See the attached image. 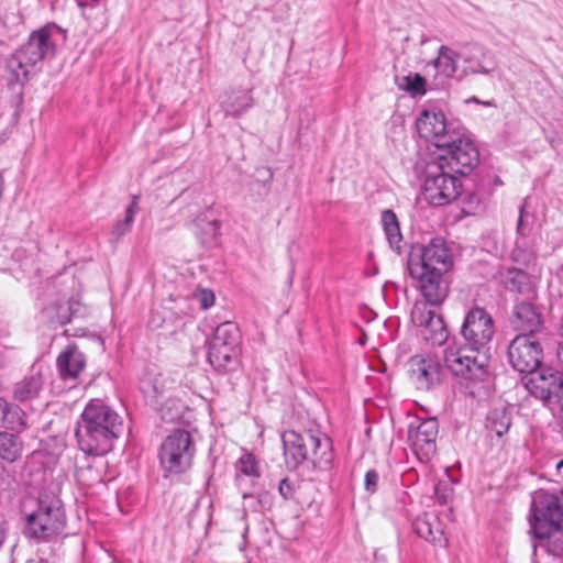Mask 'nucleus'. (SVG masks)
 <instances>
[{
	"mask_svg": "<svg viewBox=\"0 0 563 563\" xmlns=\"http://www.w3.org/2000/svg\"><path fill=\"white\" fill-rule=\"evenodd\" d=\"M409 373L419 389H430L441 383L443 369L437 358L415 355L409 360Z\"/></svg>",
	"mask_w": 563,
	"mask_h": 563,
	"instance_id": "obj_17",
	"label": "nucleus"
},
{
	"mask_svg": "<svg viewBox=\"0 0 563 563\" xmlns=\"http://www.w3.org/2000/svg\"><path fill=\"white\" fill-rule=\"evenodd\" d=\"M380 223L390 249L400 253L402 234L396 213L390 209L384 210L380 216Z\"/></svg>",
	"mask_w": 563,
	"mask_h": 563,
	"instance_id": "obj_25",
	"label": "nucleus"
},
{
	"mask_svg": "<svg viewBox=\"0 0 563 563\" xmlns=\"http://www.w3.org/2000/svg\"><path fill=\"white\" fill-rule=\"evenodd\" d=\"M511 423V409L505 406L492 409L486 418L487 430L495 433L498 438H501L509 431Z\"/></svg>",
	"mask_w": 563,
	"mask_h": 563,
	"instance_id": "obj_26",
	"label": "nucleus"
},
{
	"mask_svg": "<svg viewBox=\"0 0 563 563\" xmlns=\"http://www.w3.org/2000/svg\"><path fill=\"white\" fill-rule=\"evenodd\" d=\"M379 475L375 470H369L365 474L364 487L369 494H374L378 488Z\"/></svg>",
	"mask_w": 563,
	"mask_h": 563,
	"instance_id": "obj_38",
	"label": "nucleus"
},
{
	"mask_svg": "<svg viewBox=\"0 0 563 563\" xmlns=\"http://www.w3.org/2000/svg\"><path fill=\"white\" fill-rule=\"evenodd\" d=\"M56 365L62 379L75 380L85 368L86 357L75 344H69L58 355Z\"/></svg>",
	"mask_w": 563,
	"mask_h": 563,
	"instance_id": "obj_21",
	"label": "nucleus"
},
{
	"mask_svg": "<svg viewBox=\"0 0 563 563\" xmlns=\"http://www.w3.org/2000/svg\"><path fill=\"white\" fill-rule=\"evenodd\" d=\"M285 463L289 470H296L305 462L312 467L328 471L332 467L334 453L331 439L320 430L285 431L282 435Z\"/></svg>",
	"mask_w": 563,
	"mask_h": 563,
	"instance_id": "obj_4",
	"label": "nucleus"
},
{
	"mask_svg": "<svg viewBox=\"0 0 563 563\" xmlns=\"http://www.w3.org/2000/svg\"><path fill=\"white\" fill-rule=\"evenodd\" d=\"M444 366L466 385L483 382L487 376L486 356L481 351L462 345H449L443 353Z\"/></svg>",
	"mask_w": 563,
	"mask_h": 563,
	"instance_id": "obj_8",
	"label": "nucleus"
},
{
	"mask_svg": "<svg viewBox=\"0 0 563 563\" xmlns=\"http://www.w3.org/2000/svg\"><path fill=\"white\" fill-rule=\"evenodd\" d=\"M75 477L77 482L82 485L90 487L96 483L101 482L100 473L95 470L90 464L85 466H77L75 471Z\"/></svg>",
	"mask_w": 563,
	"mask_h": 563,
	"instance_id": "obj_36",
	"label": "nucleus"
},
{
	"mask_svg": "<svg viewBox=\"0 0 563 563\" xmlns=\"http://www.w3.org/2000/svg\"><path fill=\"white\" fill-rule=\"evenodd\" d=\"M45 384L42 366L33 365L30 373L13 386V398L20 402L31 401L40 396Z\"/></svg>",
	"mask_w": 563,
	"mask_h": 563,
	"instance_id": "obj_20",
	"label": "nucleus"
},
{
	"mask_svg": "<svg viewBox=\"0 0 563 563\" xmlns=\"http://www.w3.org/2000/svg\"><path fill=\"white\" fill-rule=\"evenodd\" d=\"M254 104L250 89H231L225 92L221 101V108L227 117L239 118L250 110Z\"/></svg>",
	"mask_w": 563,
	"mask_h": 563,
	"instance_id": "obj_22",
	"label": "nucleus"
},
{
	"mask_svg": "<svg viewBox=\"0 0 563 563\" xmlns=\"http://www.w3.org/2000/svg\"><path fill=\"white\" fill-rule=\"evenodd\" d=\"M456 136L452 137V143L440 148L437 162L443 163L454 174L466 176L478 166L479 151L462 129L456 131Z\"/></svg>",
	"mask_w": 563,
	"mask_h": 563,
	"instance_id": "obj_10",
	"label": "nucleus"
},
{
	"mask_svg": "<svg viewBox=\"0 0 563 563\" xmlns=\"http://www.w3.org/2000/svg\"><path fill=\"white\" fill-rule=\"evenodd\" d=\"M200 303L203 309H208L214 303V295L212 291L203 290L200 295Z\"/></svg>",
	"mask_w": 563,
	"mask_h": 563,
	"instance_id": "obj_41",
	"label": "nucleus"
},
{
	"mask_svg": "<svg viewBox=\"0 0 563 563\" xmlns=\"http://www.w3.org/2000/svg\"><path fill=\"white\" fill-rule=\"evenodd\" d=\"M278 493L285 500L294 498L295 484L287 477L283 478L278 484Z\"/></svg>",
	"mask_w": 563,
	"mask_h": 563,
	"instance_id": "obj_39",
	"label": "nucleus"
},
{
	"mask_svg": "<svg viewBox=\"0 0 563 563\" xmlns=\"http://www.w3.org/2000/svg\"><path fill=\"white\" fill-rule=\"evenodd\" d=\"M123 430L122 418L100 399L90 400L77 421L75 437L88 455H104Z\"/></svg>",
	"mask_w": 563,
	"mask_h": 563,
	"instance_id": "obj_2",
	"label": "nucleus"
},
{
	"mask_svg": "<svg viewBox=\"0 0 563 563\" xmlns=\"http://www.w3.org/2000/svg\"><path fill=\"white\" fill-rule=\"evenodd\" d=\"M67 40L66 31L55 23L33 31L7 60V69L12 78L20 84L29 80L35 74L44 59L53 58L59 46Z\"/></svg>",
	"mask_w": 563,
	"mask_h": 563,
	"instance_id": "obj_3",
	"label": "nucleus"
},
{
	"mask_svg": "<svg viewBox=\"0 0 563 563\" xmlns=\"http://www.w3.org/2000/svg\"><path fill=\"white\" fill-rule=\"evenodd\" d=\"M522 213H523V206H521V208H520V216H519L518 223H517V231L521 235H526V225L523 223V214Z\"/></svg>",
	"mask_w": 563,
	"mask_h": 563,
	"instance_id": "obj_43",
	"label": "nucleus"
},
{
	"mask_svg": "<svg viewBox=\"0 0 563 563\" xmlns=\"http://www.w3.org/2000/svg\"><path fill=\"white\" fill-rule=\"evenodd\" d=\"M239 355L240 349L210 341L208 360L216 369L225 371L230 368L231 365L238 362Z\"/></svg>",
	"mask_w": 563,
	"mask_h": 563,
	"instance_id": "obj_24",
	"label": "nucleus"
},
{
	"mask_svg": "<svg viewBox=\"0 0 563 563\" xmlns=\"http://www.w3.org/2000/svg\"><path fill=\"white\" fill-rule=\"evenodd\" d=\"M426 303H416L411 311L412 322L421 328V336L432 345H442L448 339L443 319Z\"/></svg>",
	"mask_w": 563,
	"mask_h": 563,
	"instance_id": "obj_16",
	"label": "nucleus"
},
{
	"mask_svg": "<svg viewBox=\"0 0 563 563\" xmlns=\"http://www.w3.org/2000/svg\"><path fill=\"white\" fill-rule=\"evenodd\" d=\"M452 266V254L445 242L438 238L427 245L413 246L408 256L409 275L431 306L441 305L448 297L449 282L445 274Z\"/></svg>",
	"mask_w": 563,
	"mask_h": 563,
	"instance_id": "obj_1",
	"label": "nucleus"
},
{
	"mask_svg": "<svg viewBox=\"0 0 563 563\" xmlns=\"http://www.w3.org/2000/svg\"><path fill=\"white\" fill-rule=\"evenodd\" d=\"M66 515L62 500L54 494L42 493L36 508L26 515L23 533L27 539L48 542L63 532Z\"/></svg>",
	"mask_w": 563,
	"mask_h": 563,
	"instance_id": "obj_6",
	"label": "nucleus"
},
{
	"mask_svg": "<svg viewBox=\"0 0 563 563\" xmlns=\"http://www.w3.org/2000/svg\"><path fill=\"white\" fill-rule=\"evenodd\" d=\"M23 452V441L18 434L7 431L0 432V457L13 463L21 457Z\"/></svg>",
	"mask_w": 563,
	"mask_h": 563,
	"instance_id": "obj_28",
	"label": "nucleus"
},
{
	"mask_svg": "<svg viewBox=\"0 0 563 563\" xmlns=\"http://www.w3.org/2000/svg\"><path fill=\"white\" fill-rule=\"evenodd\" d=\"M412 529L418 537L434 547L448 548L449 539L444 532V525L434 512H423L412 521Z\"/></svg>",
	"mask_w": 563,
	"mask_h": 563,
	"instance_id": "obj_18",
	"label": "nucleus"
},
{
	"mask_svg": "<svg viewBox=\"0 0 563 563\" xmlns=\"http://www.w3.org/2000/svg\"><path fill=\"white\" fill-rule=\"evenodd\" d=\"M79 309L80 303L77 300H56L44 307L42 313L51 325L57 327L70 322Z\"/></svg>",
	"mask_w": 563,
	"mask_h": 563,
	"instance_id": "obj_23",
	"label": "nucleus"
},
{
	"mask_svg": "<svg viewBox=\"0 0 563 563\" xmlns=\"http://www.w3.org/2000/svg\"><path fill=\"white\" fill-rule=\"evenodd\" d=\"M563 509L559 498L544 490L537 492L531 501L529 523L533 537L553 556L563 555L561 522Z\"/></svg>",
	"mask_w": 563,
	"mask_h": 563,
	"instance_id": "obj_5",
	"label": "nucleus"
},
{
	"mask_svg": "<svg viewBox=\"0 0 563 563\" xmlns=\"http://www.w3.org/2000/svg\"><path fill=\"white\" fill-rule=\"evenodd\" d=\"M504 287L512 292L526 294L530 290L528 274L521 269L510 267L499 272Z\"/></svg>",
	"mask_w": 563,
	"mask_h": 563,
	"instance_id": "obj_27",
	"label": "nucleus"
},
{
	"mask_svg": "<svg viewBox=\"0 0 563 563\" xmlns=\"http://www.w3.org/2000/svg\"><path fill=\"white\" fill-rule=\"evenodd\" d=\"M398 88L407 91L411 96H423L427 91V80L420 74H409L401 78H396Z\"/></svg>",
	"mask_w": 563,
	"mask_h": 563,
	"instance_id": "obj_35",
	"label": "nucleus"
},
{
	"mask_svg": "<svg viewBox=\"0 0 563 563\" xmlns=\"http://www.w3.org/2000/svg\"><path fill=\"white\" fill-rule=\"evenodd\" d=\"M169 402H173L172 400H168L166 404L162 405L159 411H161V416H162V419L166 420V421H175L176 419L179 418V412H175L173 413L172 412V406H168Z\"/></svg>",
	"mask_w": 563,
	"mask_h": 563,
	"instance_id": "obj_40",
	"label": "nucleus"
},
{
	"mask_svg": "<svg viewBox=\"0 0 563 563\" xmlns=\"http://www.w3.org/2000/svg\"><path fill=\"white\" fill-rule=\"evenodd\" d=\"M0 421L11 429L22 430L26 427L25 415L16 406L0 399Z\"/></svg>",
	"mask_w": 563,
	"mask_h": 563,
	"instance_id": "obj_32",
	"label": "nucleus"
},
{
	"mask_svg": "<svg viewBox=\"0 0 563 563\" xmlns=\"http://www.w3.org/2000/svg\"><path fill=\"white\" fill-rule=\"evenodd\" d=\"M422 189L430 205L444 206L460 197L462 183L443 163L432 161L426 164Z\"/></svg>",
	"mask_w": 563,
	"mask_h": 563,
	"instance_id": "obj_9",
	"label": "nucleus"
},
{
	"mask_svg": "<svg viewBox=\"0 0 563 563\" xmlns=\"http://www.w3.org/2000/svg\"><path fill=\"white\" fill-rule=\"evenodd\" d=\"M562 466H563V460L561 462H559L558 468H561Z\"/></svg>",
	"mask_w": 563,
	"mask_h": 563,
	"instance_id": "obj_47",
	"label": "nucleus"
},
{
	"mask_svg": "<svg viewBox=\"0 0 563 563\" xmlns=\"http://www.w3.org/2000/svg\"><path fill=\"white\" fill-rule=\"evenodd\" d=\"M137 196L132 197L131 203L125 210V217L122 221H118L111 231L112 241L118 242L123 235L130 232L135 214L139 212Z\"/></svg>",
	"mask_w": 563,
	"mask_h": 563,
	"instance_id": "obj_34",
	"label": "nucleus"
},
{
	"mask_svg": "<svg viewBox=\"0 0 563 563\" xmlns=\"http://www.w3.org/2000/svg\"><path fill=\"white\" fill-rule=\"evenodd\" d=\"M494 332L492 316L481 307H474L466 312L460 331L465 344L475 351L484 350L492 341Z\"/></svg>",
	"mask_w": 563,
	"mask_h": 563,
	"instance_id": "obj_12",
	"label": "nucleus"
},
{
	"mask_svg": "<svg viewBox=\"0 0 563 563\" xmlns=\"http://www.w3.org/2000/svg\"><path fill=\"white\" fill-rule=\"evenodd\" d=\"M510 324L520 334L534 336L542 328V320L532 303L520 301L514 307Z\"/></svg>",
	"mask_w": 563,
	"mask_h": 563,
	"instance_id": "obj_19",
	"label": "nucleus"
},
{
	"mask_svg": "<svg viewBox=\"0 0 563 563\" xmlns=\"http://www.w3.org/2000/svg\"><path fill=\"white\" fill-rule=\"evenodd\" d=\"M241 339L242 336L238 324L232 321H225L216 328L211 341L233 346V349H240Z\"/></svg>",
	"mask_w": 563,
	"mask_h": 563,
	"instance_id": "obj_31",
	"label": "nucleus"
},
{
	"mask_svg": "<svg viewBox=\"0 0 563 563\" xmlns=\"http://www.w3.org/2000/svg\"><path fill=\"white\" fill-rule=\"evenodd\" d=\"M556 356H558V360L563 365V341L559 343V347H558V351H556Z\"/></svg>",
	"mask_w": 563,
	"mask_h": 563,
	"instance_id": "obj_44",
	"label": "nucleus"
},
{
	"mask_svg": "<svg viewBox=\"0 0 563 563\" xmlns=\"http://www.w3.org/2000/svg\"><path fill=\"white\" fill-rule=\"evenodd\" d=\"M529 394L544 404L563 398V373L552 367H539L525 382Z\"/></svg>",
	"mask_w": 563,
	"mask_h": 563,
	"instance_id": "obj_14",
	"label": "nucleus"
},
{
	"mask_svg": "<svg viewBox=\"0 0 563 563\" xmlns=\"http://www.w3.org/2000/svg\"><path fill=\"white\" fill-rule=\"evenodd\" d=\"M236 471L245 476L258 477L260 471L253 454H244L236 462Z\"/></svg>",
	"mask_w": 563,
	"mask_h": 563,
	"instance_id": "obj_37",
	"label": "nucleus"
},
{
	"mask_svg": "<svg viewBox=\"0 0 563 563\" xmlns=\"http://www.w3.org/2000/svg\"><path fill=\"white\" fill-rule=\"evenodd\" d=\"M439 422L435 418H416L408 428V441L420 461H429L437 451Z\"/></svg>",
	"mask_w": 563,
	"mask_h": 563,
	"instance_id": "obj_15",
	"label": "nucleus"
},
{
	"mask_svg": "<svg viewBox=\"0 0 563 563\" xmlns=\"http://www.w3.org/2000/svg\"><path fill=\"white\" fill-rule=\"evenodd\" d=\"M508 362L519 373L531 374L540 367L543 351L534 336L518 334L509 344Z\"/></svg>",
	"mask_w": 563,
	"mask_h": 563,
	"instance_id": "obj_13",
	"label": "nucleus"
},
{
	"mask_svg": "<svg viewBox=\"0 0 563 563\" xmlns=\"http://www.w3.org/2000/svg\"><path fill=\"white\" fill-rule=\"evenodd\" d=\"M457 56V53L452 48L442 45L439 48L438 57L434 59L433 64L442 75L452 77L456 71Z\"/></svg>",
	"mask_w": 563,
	"mask_h": 563,
	"instance_id": "obj_33",
	"label": "nucleus"
},
{
	"mask_svg": "<svg viewBox=\"0 0 563 563\" xmlns=\"http://www.w3.org/2000/svg\"><path fill=\"white\" fill-rule=\"evenodd\" d=\"M196 236L205 246H212L217 243L221 224L218 220H208L206 217H198L195 221Z\"/></svg>",
	"mask_w": 563,
	"mask_h": 563,
	"instance_id": "obj_29",
	"label": "nucleus"
},
{
	"mask_svg": "<svg viewBox=\"0 0 563 563\" xmlns=\"http://www.w3.org/2000/svg\"><path fill=\"white\" fill-rule=\"evenodd\" d=\"M196 444L189 431L176 429L162 442L158 451L163 471L170 475L187 472L194 462Z\"/></svg>",
	"mask_w": 563,
	"mask_h": 563,
	"instance_id": "obj_7",
	"label": "nucleus"
},
{
	"mask_svg": "<svg viewBox=\"0 0 563 563\" xmlns=\"http://www.w3.org/2000/svg\"><path fill=\"white\" fill-rule=\"evenodd\" d=\"M439 499L441 500L442 504H444L446 500H445V497H440L439 496Z\"/></svg>",
	"mask_w": 563,
	"mask_h": 563,
	"instance_id": "obj_46",
	"label": "nucleus"
},
{
	"mask_svg": "<svg viewBox=\"0 0 563 563\" xmlns=\"http://www.w3.org/2000/svg\"><path fill=\"white\" fill-rule=\"evenodd\" d=\"M257 503L260 505L255 510L263 511L265 509L271 508V496L268 493H262L257 496Z\"/></svg>",
	"mask_w": 563,
	"mask_h": 563,
	"instance_id": "obj_42",
	"label": "nucleus"
},
{
	"mask_svg": "<svg viewBox=\"0 0 563 563\" xmlns=\"http://www.w3.org/2000/svg\"><path fill=\"white\" fill-rule=\"evenodd\" d=\"M243 498H244V499H249V498H252V499H253V498H254V496H253V495H251V494H245V493H244V494H243Z\"/></svg>",
	"mask_w": 563,
	"mask_h": 563,
	"instance_id": "obj_45",
	"label": "nucleus"
},
{
	"mask_svg": "<svg viewBox=\"0 0 563 563\" xmlns=\"http://www.w3.org/2000/svg\"><path fill=\"white\" fill-rule=\"evenodd\" d=\"M417 132L420 137L431 142L437 148L452 143L456 131L461 129L449 123L442 110L437 108L424 109L416 121Z\"/></svg>",
	"mask_w": 563,
	"mask_h": 563,
	"instance_id": "obj_11",
	"label": "nucleus"
},
{
	"mask_svg": "<svg viewBox=\"0 0 563 563\" xmlns=\"http://www.w3.org/2000/svg\"><path fill=\"white\" fill-rule=\"evenodd\" d=\"M481 56H466L463 58L464 63L470 64L465 68L467 73L471 74H483L487 75L494 71L497 67V63L495 56L487 49H479Z\"/></svg>",
	"mask_w": 563,
	"mask_h": 563,
	"instance_id": "obj_30",
	"label": "nucleus"
}]
</instances>
